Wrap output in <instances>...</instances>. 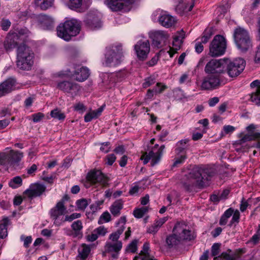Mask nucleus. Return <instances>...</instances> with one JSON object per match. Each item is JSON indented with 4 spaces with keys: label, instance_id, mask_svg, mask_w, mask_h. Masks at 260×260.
Returning <instances> with one entry per match:
<instances>
[{
    "label": "nucleus",
    "instance_id": "1",
    "mask_svg": "<svg viewBox=\"0 0 260 260\" xmlns=\"http://www.w3.org/2000/svg\"><path fill=\"white\" fill-rule=\"evenodd\" d=\"M80 29V22L77 19H71L60 24L57 28V35L59 38L69 41L72 37L79 33Z\"/></svg>",
    "mask_w": 260,
    "mask_h": 260
},
{
    "label": "nucleus",
    "instance_id": "2",
    "mask_svg": "<svg viewBox=\"0 0 260 260\" xmlns=\"http://www.w3.org/2000/svg\"><path fill=\"white\" fill-rule=\"evenodd\" d=\"M34 54L24 44L20 45L17 50V66L23 70H29L34 63Z\"/></svg>",
    "mask_w": 260,
    "mask_h": 260
},
{
    "label": "nucleus",
    "instance_id": "3",
    "mask_svg": "<svg viewBox=\"0 0 260 260\" xmlns=\"http://www.w3.org/2000/svg\"><path fill=\"white\" fill-rule=\"evenodd\" d=\"M208 170L204 167H196L189 172L183 181V184L187 189L190 186L197 185L203 186V180L207 179Z\"/></svg>",
    "mask_w": 260,
    "mask_h": 260
},
{
    "label": "nucleus",
    "instance_id": "4",
    "mask_svg": "<svg viewBox=\"0 0 260 260\" xmlns=\"http://www.w3.org/2000/svg\"><path fill=\"white\" fill-rule=\"evenodd\" d=\"M0 157H2L5 162V167L7 168H14L19 165L20 162L24 157L23 152L15 150L10 147L6 148L1 152Z\"/></svg>",
    "mask_w": 260,
    "mask_h": 260
},
{
    "label": "nucleus",
    "instance_id": "5",
    "mask_svg": "<svg viewBox=\"0 0 260 260\" xmlns=\"http://www.w3.org/2000/svg\"><path fill=\"white\" fill-rule=\"evenodd\" d=\"M29 31L26 28H15L11 30L6 38L4 46L7 50H10L18 43V40L24 41Z\"/></svg>",
    "mask_w": 260,
    "mask_h": 260
},
{
    "label": "nucleus",
    "instance_id": "6",
    "mask_svg": "<svg viewBox=\"0 0 260 260\" xmlns=\"http://www.w3.org/2000/svg\"><path fill=\"white\" fill-rule=\"evenodd\" d=\"M121 46H113L106 49L105 60L103 63L105 66L115 67L122 61V54Z\"/></svg>",
    "mask_w": 260,
    "mask_h": 260
},
{
    "label": "nucleus",
    "instance_id": "7",
    "mask_svg": "<svg viewBox=\"0 0 260 260\" xmlns=\"http://www.w3.org/2000/svg\"><path fill=\"white\" fill-rule=\"evenodd\" d=\"M226 61V71L231 77H235L240 75L245 67V61L241 58L231 60L225 58Z\"/></svg>",
    "mask_w": 260,
    "mask_h": 260
},
{
    "label": "nucleus",
    "instance_id": "8",
    "mask_svg": "<svg viewBox=\"0 0 260 260\" xmlns=\"http://www.w3.org/2000/svg\"><path fill=\"white\" fill-rule=\"evenodd\" d=\"M226 48V42L224 37L216 35L211 42L209 48V54L212 56L223 55Z\"/></svg>",
    "mask_w": 260,
    "mask_h": 260
},
{
    "label": "nucleus",
    "instance_id": "9",
    "mask_svg": "<svg viewBox=\"0 0 260 260\" xmlns=\"http://www.w3.org/2000/svg\"><path fill=\"white\" fill-rule=\"evenodd\" d=\"M226 63L225 58L211 59L206 65L205 72L207 74L220 76L221 74L226 72Z\"/></svg>",
    "mask_w": 260,
    "mask_h": 260
},
{
    "label": "nucleus",
    "instance_id": "10",
    "mask_svg": "<svg viewBox=\"0 0 260 260\" xmlns=\"http://www.w3.org/2000/svg\"><path fill=\"white\" fill-rule=\"evenodd\" d=\"M66 211L64 201L63 200L58 202L55 206L50 210V215L54 224L59 226L64 222V215L66 214Z\"/></svg>",
    "mask_w": 260,
    "mask_h": 260
},
{
    "label": "nucleus",
    "instance_id": "11",
    "mask_svg": "<svg viewBox=\"0 0 260 260\" xmlns=\"http://www.w3.org/2000/svg\"><path fill=\"white\" fill-rule=\"evenodd\" d=\"M164 148L165 146L164 145L158 147V145H155L148 153L145 152L142 155L141 159L143 160V162L145 164H147L149 160H151V164L153 166L160 160Z\"/></svg>",
    "mask_w": 260,
    "mask_h": 260
},
{
    "label": "nucleus",
    "instance_id": "12",
    "mask_svg": "<svg viewBox=\"0 0 260 260\" xmlns=\"http://www.w3.org/2000/svg\"><path fill=\"white\" fill-rule=\"evenodd\" d=\"M148 34L149 38L152 40L153 46L158 48L165 45L170 38L169 35L163 30H153Z\"/></svg>",
    "mask_w": 260,
    "mask_h": 260
},
{
    "label": "nucleus",
    "instance_id": "13",
    "mask_svg": "<svg viewBox=\"0 0 260 260\" xmlns=\"http://www.w3.org/2000/svg\"><path fill=\"white\" fill-rule=\"evenodd\" d=\"M102 17L101 13L93 11L86 15L84 22L86 26L91 29H99L102 26Z\"/></svg>",
    "mask_w": 260,
    "mask_h": 260
},
{
    "label": "nucleus",
    "instance_id": "14",
    "mask_svg": "<svg viewBox=\"0 0 260 260\" xmlns=\"http://www.w3.org/2000/svg\"><path fill=\"white\" fill-rule=\"evenodd\" d=\"M150 50V46L148 40H140L135 45V51L140 60L143 61L147 59Z\"/></svg>",
    "mask_w": 260,
    "mask_h": 260
},
{
    "label": "nucleus",
    "instance_id": "15",
    "mask_svg": "<svg viewBox=\"0 0 260 260\" xmlns=\"http://www.w3.org/2000/svg\"><path fill=\"white\" fill-rule=\"evenodd\" d=\"M173 233L182 240H190L193 238V235L189 230V226L184 222L177 223L173 229Z\"/></svg>",
    "mask_w": 260,
    "mask_h": 260
},
{
    "label": "nucleus",
    "instance_id": "16",
    "mask_svg": "<svg viewBox=\"0 0 260 260\" xmlns=\"http://www.w3.org/2000/svg\"><path fill=\"white\" fill-rule=\"evenodd\" d=\"M158 15V22L164 27L169 28L174 26L176 23V18L170 15L167 12L158 10L154 14Z\"/></svg>",
    "mask_w": 260,
    "mask_h": 260
},
{
    "label": "nucleus",
    "instance_id": "17",
    "mask_svg": "<svg viewBox=\"0 0 260 260\" xmlns=\"http://www.w3.org/2000/svg\"><path fill=\"white\" fill-rule=\"evenodd\" d=\"M219 84L220 76L208 74V75L203 79L201 87L204 90H212L215 89Z\"/></svg>",
    "mask_w": 260,
    "mask_h": 260
},
{
    "label": "nucleus",
    "instance_id": "18",
    "mask_svg": "<svg viewBox=\"0 0 260 260\" xmlns=\"http://www.w3.org/2000/svg\"><path fill=\"white\" fill-rule=\"evenodd\" d=\"M87 180L92 184L99 183L103 186L107 185L108 179L100 171H91L87 175Z\"/></svg>",
    "mask_w": 260,
    "mask_h": 260
},
{
    "label": "nucleus",
    "instance_id": "19",
    "mask_svg": "<svg viewBox=\"0 0 260 260\" xmlns=\"http://www.w3.org/2000/svg\"><path fill=\"white\" fill-rule=\"evenodd\" d=\"M135 1V0H106L105 4L112 11H118L133 4Z\"/></svg>",
    "mask_w": 260,
    "mask_h": 260
},
{
    "label": "nucleus",
    "instance_id": "20",
    "mask_svg": "<svg viewBox=\"0 0 260 260\" xmlns=\"http://www.w3.org/2000/svg\"><path fill=\"white\" fill-rule=\"evenodd\" d=\"M238 137L239 140L235 141L233 143V145L235 148L242 145L247 141L254 140L260 138V132L256 131L254 134H244L243 133H239L238 135Z\"/></svg>",
    "mask_w": 260,
    "mask_h": 260
},
{
    "label": "nucleus",
    "instance_id": "21",
    "mask_svg": "<svg viewBox=\"0 0 260 260\" xmlns=\"http://www.w3.org/2000/svg\"><path fill=\"white\" fill-rule=\"evenodd\" d=\"M71 9L82 12L87 9L90 4L89 0H64Z\"/></svg>",
    "mask_w": 260,
    "mask_h": 260
},
{
    "label": "nucleus",
    "instance_id": "22",
    "mask_svg": "<svg viewBox=\"0 0 260 260\" xmlns=\"http://www.w3.org/2000/svg\"><path fill=\"white\" fill-rule=\"evenodd\" d=\"M46 190V186L42 184L35 183L25 191V193L30 198L41 196Z\"/></svg>",
    "mask_w": 260,
    "mask_h": 260
},
{
    "label": "nucleus",
    "instance_id": "23",
    "mask_svg": "<svg viewBox=\"0 0 260 260\" xmlns=\"http://www.w3.org/2000/svg\"><path fill=\"white\" fill-rule=\"evenodd\" d=\"M184 38L183 32H178L175 35L173 38V47L170 48V50L167 53L170 55V57H173L174 55L177 52V50L180 49L182 40Z\"/></svg>",
    "mask_w": 260,
    "mask_h": 260
},
{
    "label": "nucleus",
    "instance_id": "24",
    "mask_svg": "<svg viewBox=\"0 0 260 260\" xmlns=\"http://www.w3.org/2000/svg\"><path fill=\"white\" fill-rule=\"evenodd\" d=\"M38 21L40 27L43 29H50L53 27V19L45 15H40Z\"/></svg>",
    "mask_w": 260,
    "mask_h": 260
},
{
    "label": "nucleus",
    "instance_id": "25",
    "mask_svg": "<svg viewBox=\"0 0 260 260\" xmlns=\"http://www.w3.org/2000/svg\"><path fill=\"white\" fill-rule=\"evenodd\" d=\"M58 87L72 94H76L79 90V87L77 84H73L69 82H62L58 84Z\"/></svg>",
    "mask_w": 260,
    "mask_h": 260
},
{
    "label": "nucleus",
    "instance_id": "26",
    "mask_svg": "<svg viewBox=\"0 0 260 260\" xmlns=\"http://www.w3.org/2000/svg\"><path fill=\"white\" fill-rule=\"evenodd\" d=\"M15 80L8 79L0 84V96L11 92L14 88Z\"/></svg>",
    "mask_w": 260,
    "mask_h": 260
},
{
    "label": "nucleus",
    "instance_id": "27",
    "mask_svg": "<svg viewBox=\"0 0 260 260\" xmlns=\"http://www.w3.org/2000/svg\"><path fill=\"white\" fill-rule=\"evenodd\" d=\"M177 10L181 11H190L193 7V4H189L187 0H172Z\"/></svg>",
    "mask_w": 260,
    "mask_h": 260
},
{
    "label": "nucleus",
    "instance_id": "28",
    "mask_svg": "<svg viewBox=\"0 0 260 260\" xmlns=\"http://www.w3.org/2000/svg\"><path fill=\"white\" fill-rule=\"evenodd\" d=\"M250 86L251 87H257L255 92L251 94V102L256 105H260V81L256 80L253 81L251 83Z\"/></svg>",
    "mask_w": 260,
    "mask_h": 260
},
{
    "label": "nucleus",
    "instance_id": "29",
    "mask_svg": "<svg viewBox=\"0 0 260 260\" xmlns=\"http://www.w3.org/2000/svg\"><path fill=\"white\" fill-rule=\"evenodd\" d=\"M90 75L89 70L86 67H82L75 73L74 76L76 80L82 82L86 80Z\"/></svg>",
    "mask_w": 260,
    "mask_h": 260
},
{
    "label": "nucleus",
    "instance_id": "30",
    "mask_svg": "<svg viewBox=\"0 0 260 260\" xmlns=\"http://www.w3.org/2000/svg\"><path fill=\"white\" fill-rule=\"evenodd\" d=\"M235 42L238 49L242 52L247 51L251 47V43L249 38L246 39H242Z\"/></svg>",
    "mask_w": 260,
    "mask_h": 260
},
{
    "label": "nucleus",
    "instance_id": "31",
    "mask_svg": "<svg viewBox=\"0 0 260 260\" xmlns=\"http://www.w3.org/2000/svg\"><path fill=\"white\" fill-rule=\"evenodd\" d=\"M120 73H112L107 74V87L111 88L114 87L116 83L121 80Z\"/></svg>",
    "mask_w": 260,
    "mask_h": 260
},
{
    "label": "nucleus",
    "instance_id": "32",
    "mask_svg": "<svg viewBox=\"0 0 260 260\" xmlns=\"http://www.w3.org/2000/svg\"><path fill=\"white\" fill-rule=\"evenodd\" d=\"M91 251V246L86 244H81L78 248V256L82 259H86Z\"/></svg>",
    "mask_w": 260,
    "mask_h": 260
},
{
    "label": "nucleus",
    "instance_id": "33",
    "mask_svg": "<svg viewBox=\"0 0 260 260\" xmlns=\"http://www.w3.org/2000/svg\"><path fill=\"white\" fill-rule=\"evenodd\" d=\"M122 248V243L121 241L116 242H107L105 248L106 250L108 252H118Z\"/></svg>",
    "mask_w": 260,
    "mask_h": 260
},
{
    "label": "nucleus",
    "instance_id": "34",
    "mask_svg": "<svg viewBox=\"0 0 260 260\" xmlns=\"http://www.w3.org/2000/svg\"><path fill=\"white\" fill-rule=\"evenodd\" d=\"M235 41L242 40V39L249 38V36L248 32L242 27H237L235 29L234 34Z\"/></svg>",
    "mask_w": 260,
    "mask_h": 260
},
{
    "label": "nucleus",
    "instance_id": "35",
    "mask_svg": "<svg viewBox=\"0 0 260 260\" xmlns=\"http://www.w3.org/2000/svg\"><path fill=\"white\" fill-rule=\"evenodd\" d=\"M123 207V202L121 200H117L113 203L110 208L111 213L114 216H118Z\"/></svg>",
    "mask_w": 260,
    "mask_h": 260
},
{
    "label": "nucleus",
    "instance_id": "36",
    "mask_svg": "<svg viewBox=\"0 0 260 260\" xmlns=\"http://www.w3.org/2000/svg\"><path fill=\"white\" fill-rule=\"evenodd\" d=\"M181 240L180 238L176 235L175 233H173V234L167 237L166 239V243L168 246L172 247L178 244Z\"/></svg>",
    "mask_w": 260,
    "mask_h": 260
},
{
    "label": "nucleus",
    "instance_id": "37",
    "mask_svg": "<svg viewBox=\"0 0 260 260\" xmlns=\"http://www.w3.org/2000/svg\"><path fill=\"white\" fill-rule=\"evenodd\" d=\"M142 252L144 253V255L141 258V260H156L150 253L149 245L148 243H146L143 245Z\"/></svg>",
    "mask_w": 260,
    "mask_h": 260
},
{
    "label": "nucleus",
    "instance_id": "38",
    "mask_svg": "<svg viewBox=\"0 0 260 260\" xmlns=\"http://www.w3.org/2000/svg\"><path fill=\"white\" fill-rule=\"evenodd\" d=\"M149 209L148 206L136 208L134 210L133 214L136 218H141L148 212Z\"/></svg>",
    "mask_w": 260,
    "mask_h": 260
},
{
    "label": "nucleus",
    "instance_id": "39",
    "mask_svg": "<svg viewBox=\"0 0 260 260\" xmlns=\"http://www.w3.org/2000/svg\"><path fill=\"white\" fill-rule=\"evenodd\" d=\"M35 2L42 10H46L52 6L54 0H35Z\"/></svg>",
    "mask_w": 260,
    "mask_h": 260
},
{
    "label": "nucleus",
    "instance_id": "40",
    "mask_svg": "<svg viewBox=\"0 0 260 260\" xmlns=\"http://www.w3.org/2000/svg\"><path fill=\"white\" fill-rule=\"evenodd\" d=\"M22 180L19 176H16L13 178L9 182V185L12 188H17L21 186Z\"/></svg>",
    "mask_w": 260,
    "mask_h": 260
},
{
    "label": "nucleus",
    "instance_id": "41",
    "mask_svg": "<svg viewBox=\"0 0 260 260\" xmlns=\"http://www.w3.org/2000/svg\"><path fill=\"white\" fill-rule=\"evenodd\" d=\"M8 220L7 219H5L3 220V223L0 224V238H4L7 236V222Z\"/></svg>",
    "mask_w": 260,
    "mask_h": 260
},
{
    "label": "nucleus",
    "instance_id": "42",
    "mask_svg": "<svg viewBox=\"0 0 260 260\" xmlns=\"http://www.w3.org/2000/svg\"><path fill=\"white\" fill-rule=\"evenodd\" d=\"M88 202L86 199H81L76 202V206L79 210H84L87 206Z\"/></svg>",
    "mask_w": 260,
    "mask_h": 260
},
{
    "label": "nucleus",
    "instance_id": "43",
    "mask_svg": "<svg viewBox=\"0 0 260 260\" xmlns=\"http://www.w3.org/2000/svg\"><path fill=\"white\" fill-rule=\"evenodd\" d=\"M74 112L82 113L85 112L86 108L82 103L79 102L75 104L73 107Z\"/></svg>",
    "mask_w": 260,
    "mask_h": 260
},
{
    "label": "nucleus",
    "instance_id": "44",
    "mask_svg": "<svg viewBox=\"0 0 260 260\" xmlns=\"http://www.w3.org/2000/svg\"><path fill=\"white\" fill-rule=\"evenodd\" d=\"M110 220L111 215L108 212L106 211L100 216L98 223L99 224H103L110 221Z\"/></svg>",
    "mask_w": 260,
    "mask_h": 260
},
{
    "label": "nucleus",
    "instance_id": "45",
    "mask_svg": "<svg viewBox=\"0 0 260 260\" xmlns=\"http://www.w3.org/2000/svg\"><path fill=\"white\" fill-rule=\"evenodd\" d=\"M235 130V127L230 125H225L223 127L222 131L221 132V135L224 136L228 134H231Z\"/></svg>",
    "mask_w": 260,
    "mask_h": 260
},
{
    "label": "nucleus",
    "instance_id": "46",
    "mask_svg": "<svg viewBox=\"0 0 260 260\" xmlns=\"http://www.w3.org/2000/svg\"><path fill=\"white\" fill-rule=\"evenodd\" d=\"M71 227L76 234H79L83 228L82 223L79 220H76L72 224Z\"/></svg>",
    "mask_w": 260,
    "mask_h": 260
},
{
    "label": "nucleus",
    "instance_id": "47",
    "mask_svg": "<svg viewBox=\"0 0 260 260\" xmlns=\"http://www.w3.org/2000/svg\"><path fill=\"white\" fill-rule=\"evenodd\" d=\"M123 231V228L119 229L116 232L111 234L109 237V239L111 240L110 242H118L119 241L118 239H119L120 235L122 233Z\"/></svg>",
    "mask_w": 260,
    "mask_h": 260
},
{
    "label": "nucleus",
    "instance_id": "48",
    "mask_svg": "<svg viewBox=\"0 0 260 260\" xmlns=\"http://www.w3.org/2000/svg\"><path fill=\"white\" fill-rule=\"evenodd\" d=\"M212 35V33L210 29H206L204 31L203 36L201 38L200 42L202 43L205 44L210 39Z\"/></svg>",
    "mask_w": 260,
    "mask_h": 260
},
{
    "label": "nucleus",
    "instance_id": "49",
    "mask_svg": "<svg viewBox=\"0 0 260 260\" xmlns=\"http://www.w3.org/2000/svg\"><path fill=\"white\" fill-rule=\"evenodd\" d=\"M138 241L137 240H133L131 243H129L127 248L126 251L129 252L134 253L137 250V244Z\"/></svg>",
    "mask_w": 260,
    "mask_h": 260
},
{
    "label": "nucleus",
    "instance_id": "50",
    "mask_svg": "<svg viewBox=\"0 0 260 260\" xmlns=\"http://www.w3.org/2000/svg\"><path fill=\"white\" fill-rule=\"evenodd\" d=\"M155 82V78L153 76L149 77L145 79V81L143 84L144 88H147L148 87L153 84Z\"/></svg>",
    "mask_w": 260,
    "mask_h": 260
},
{
    "label": "nucleus",
    "instance_id": "51",
    "mask_svg": "<svg viewBox=\"0 0 260 260\" xmlns=\"http://www.w3.org/2000/svg\"><path fill=\"white\" fill-rule=\"evenodd\" d=\"M260 239V225H258V229L256 234H255L251 238L250 240L248 242L252 243L253 244H256Z\"/></svg>",
    "mask_w": 260,
    "mask_h": 260
},
{
    "label": "nucleus",
    "instance_id": "52",
    "mask_svg": "<svg viewBox=\"0 0 260 260\" xmlns=\"http://www.w3.org/2000/svg\"><path fill=\"white\" fill-rule=\"evenodd\" d=\"M173 96L177 100H180L185 98L183 91L179 89L173 91Z\"/></svg>",
    "mask_w": 260,
    "mask_h": 260
},
{
    "label": "nucleus",
    "instance_id": "53",
    "mask_svg": "<svg viewBox=\"0 0 260 260\" xmlns=\"http://www.w3.org/2000/svg\"><path fill=\"white\" fill-rule=\"evenodd\" d=\"M107 232V229L104 226H101L94 229V233L97 234L98 237L104 236Z\"/></svg>",
    "mask_w": 260,
    "mask_h": 260
},
{
    "label": "nucleus",
    "instance_id": "54",
    "mask_svg": "<svg viewBox=\"0 0 260 260\" xmlns=\"http://www.w3.org/2000/svg\"><path fill=\"white\" fill-rule=\"evenodd\" d=\"M232 215V218L230 222L231 225L235 222L238 223L240 218V212L238 210H236L235 211L234 210Z\"/></svg>",
    "mask_w": 260,
    "mask_h": 260
},
{
    "label": "nucleus",
    "instance_id": "55",
    "mask_svg": "<svg viewBox=\"0 0 260 260\" xmlns=\"http://www.w3.org/2000/svg\"><path fill=\"white\" fill-rule=\"evenodd\" d=\"M166 88V85L162 84L161 83H157L156 86L153 88V89L155 91V93L157 94L161 93L162 91H164Z\"/></svg>",
    "mask_w": 260,
    "mask_h": 260
},
{
    "label": "nucleus",
    "instance_id": "56",
    "mask_svg": "<svg viewBox=\"0 0 260 260\" xmlns=\"http://www.w3.org/2000/svg\"><path fill=\"white\" fill-rule=\"evenodd\" d=\"M81 214L78 213H74L70 215H66L64 217V220L65 221L71 222L73 220L80 217Z\"/></svg>",
    "mask_w": 260,
    "mask_h": 260
},
{
    "label": "nucleus",
    "instance_id": "57",
    "mask_svg": "<svg viewBox=\"0 0 260 260\" xmlns=\"http://www.w3.org/2000/svg\"><path fill=\"white\" fill-rule=\"evenodd\" d=\"M20 239L21 240L23 241V245L25 247H28L29 244L32 242V238L31 236H27L25 237L24 236H21Z\"/></svg>",
    "mask_w": 260,
    "mask_h": 260
},
{
    "label": "nucleus",
    "instance_id": "58",
    "mask_svg": "<svg viewBox=\"0 0 260 260\" xmlns=\"http://www.w3.org/2000/svg\"><path fill=\"white\" fill-rule=\"evenodd\" d=\"M220 244L218 243H214L211 248V252L213 256H216L219 252Z\"/></svg>",
    "mask_w": 260,
    "mask_h": 260
},
{
    "label": "nucleus",
    "instance_id": "59",
    "mask_svg": "<svg viewBox=\"0 0 260 260\" xmlns=\"http://www.w3.org/2000/svg\"><path fill=\"white\" fill-rule=\"evenodd\" d=\"M116 160V156L113 154H109L106 156V164L111 166Z\"/></svg>",
    "mask_w": 260,
    "mask_h": 260
},
{
    "label": "nucleus",
    "instance_id": "60",
    "mask_svg": "<svg viewBox=\"0 0 260 260\" xmlns=\"http://www.w3.org/2000/svg\"><path fill=\"white\" fill-rule=\"evenodd\" d=\"M98 236L96 233H94V230L91 233V234L86 236V239L89 242H93L98 238Z\"/></svg>",
    "mask_w": 260,
    "mask_h": 260
},
{
    "label": "nucleus",
    "instance_id": "61",
    "mask_svg": "<svg viewBox=\"0 0 260 260\" xmlns=\"http://www.w3.org/2000/svg\"><path fill=\"white\" fill-rule=\"evenodd\" d=\"M185 159L186 156L185 155H182L176 158L173 164V166H177L178 165L183 163Z\"/></svg>",
    "mask_w": 260,
    "mask_h": 260
},
{
    "label": "nucleus",
    "instance_id": "62",
    "mask_svg": "<svg viewBox=\"0 0 260 260\" xmlns=\"http://www.w3.org/2000/svg\"><path fill=\"white\" fill-rule=\"evenodd\" d=\"M110 149V143L108 142L103 143L100 147V150L102 152L107 153Z\"/></svg>",
    "mask_w": 260,
    "mask_h": 260
},
{
    "label": "nucleus",
    "instance_id": "63",
    "mask_svg": "<svg viewBox=\"0 0 260 260\" xmlns=\"http://www.w3.org/2000/svg\"><path fill=\"white\" fill-rule=\"evenodd\" d=\"M11 22L8 20H3L1 22V26L4 30H7L10 26Z\"/></svg>",
    "mask_w": 260,
    "mask_h": 260
},
{
    "label": "nucleus",
    "instance_id": "64",
    "mask_svg": "<svg viewBox=\"0 0 260 260\" xmlns=\"http://www.w3.org/2000/svg\"><path fill=\"white\" fill-rule=\"evenodd\" d=\"M168 220L167 217H164L157 220L154 223L159 228H160L162 225L165 223Z\"/></svg>",
    "mask_w": 260,
    "mask_h": 260
}]
</instances>
